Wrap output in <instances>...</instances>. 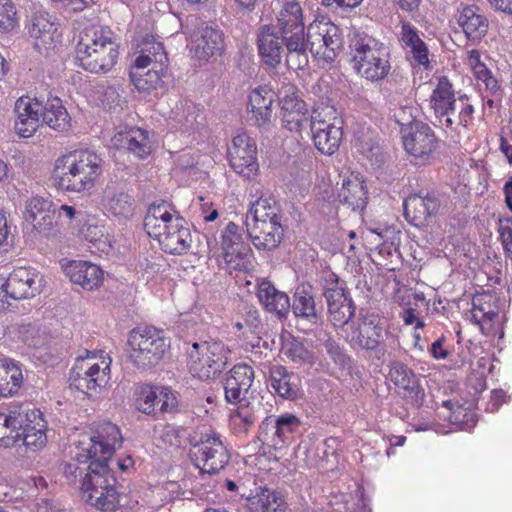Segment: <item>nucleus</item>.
I'll return each mask as SVG.
<instances>
[{"label":"nucleus","mask_w":512,"mask_h":512,"mask_svg":"<svg viewBox=\"0 0 512 512\" xmlns=\"http://www.w3.org/2000/svg\"><path fill=\"white\" fill-rule=\"evenodd\" d=\"M300 420L292 414L280 415L276 418L268 416L260 426L264 440L275 449H280L293 439V435L299 430Z\"/></svg>","instance_id":"nucleus-21"},{"label":"nucleus","mask_w":512,"mask_h":512,"mask_svg":"<svg viewBox=\"0 0 512 512\" xmlns=\"http://www.w3.org/2000/svg\"><path fill=\"white\" fill-rule=\"evenodd\" d=\"M456 97L452 83L447 77H440L430 97L431 108L438 122L447 113Z\"/></svg>","instance_id":"nucleus-43"},{"label":"nucleus","mask_w":512,"mask_h":512,"mask_svg":"<svg viewBox=\"0 0 512 512\" xmlns=\"http://www.w3.org/2000/svg\"><path fill=\"white\" fill-rule=\"evenodd\" d=\"M401 40L406 47H412L422 42L416 29L409 23H403L401 27Z\"/></svg>","instance_id":"nucleus-63"},{"label":"nucleus","mask_w":512,"mask_h":512,"mask_svg":"<svg viewBox=\"0 0 512 512\" xmlns=\"http://www.w3.org/2000/svg\"><path fill=\"white\" fill-rule=\"evenodd\" d=\"M306 53L310 51L316 60L331 63L342 48L339 28L329 22L311 23L305 33Z\"/></svg>","instance_id":"nucleus-12"},{"label":"nucleus","mask_w":512,"mask_h":512,"mask_svg":"<svg viewBox=\"0 0 512 512\" xmlns=\"http://www.w3.org/2000/svg\"><path fill=\"white\" fill-rule=\"evenodd\" d=\"M52 210H54L52 201L43 197H32L26 203L24 219L26 222L34 221L38 215H43Z\"/></svg>","instance_id":"nucleus-51"},{"label":"nucleus","mask_w":512,"mask_h":512,"mask_svg":"<svg viewBox=\"0 0 512 512\" xmlns=\"http://www.w3.org/2000/svg\"><path fill=\"white\" fill-rule=\"evenodd\" d=\"M231 415V422L235 428L247 432L248 429L256 422L257 418L248 407H240Z\"/></svg>","instance_id":"nucleus-52"},{"label":"nucleus","mask_w":512,"mask_h":512,"mask_svg":"<svg viewBox=\"0 0 512 512\" xmlns=\"http://www.w3.org/2000/svg\"><path fill=\"white\" fill-rule=\"evenodd\" d=\"M500 239L505 252L512 256V220L506 219L499 227Z\"/></svg>","instance_id":"nucleus-62"},{"label":"nucleus","mask_w":512,"mask_h":512,"mask_svg":"<svg viewBox=\"0 0 512 512\" xmlns=\"http://www.w3.org/2000/svg\"><path fill=\"white\" fill-rule=\"evenodd\" d=\"M121 443L122 437L119 428L111 422H105L99 425L95 435L89 438V443L83 447L86 454H80L78 460L108 464L114 451L121 446Z\"/></svg>","instance_id":"nucleus-15"},{"label":"nucleus","mask_w":512,"mask_h":512,"mask_svg":"<svg viewBox=\"0 0 512 512\" xmlns=\"http://www.w3.org/2000/svg\"><path fill=\"white\" fill-rule=\"evenodd\" d=\"M410 53L412 55L411 63L413 65L428 68V49L423 41L415 46L410 47Z\"/></svg>","instance_id":"nucleus-60"},{"label":"nucleus","mask_w":512,"mask_h":512,"mask_svg":"<svg viewBox=\"0 0 512 512\" xmlns=\"http://www.w3.org/2000/svg\"><path fill=\"white\" fill-rule=\"evenodd\" d=\"M290 308L296 318L311 324H317L320 320L311 286L304 284L297 286Z\"/></svg>","instance_id":"nucleus-36"},{"label":"nucleus","mask_w":512,"mask_h":512,"mask_svg":"<svg viewBox=\"0 0 512 512\" xmlns=\"http://www.w3.org/2000/svg\"><path fill=\"white\" fill-rule=\"evenodd\" d=\"M257 297L263 307L279 319L286 318L290 310L288 295L278 290L272 282L263 279L257 285Z\"/></svg>","instance_id":"nucleus-30"},{"label":"nucleus","mask_w":512,"mask_h":512,"mask_svg":"<svg viewBox=\"0 0 512 512\" xmlns=\"http://www.w3.org/2000/svg\"><path fill=\"white\" fill-rule=\"evenodd\" d=\"M405 150L417 158L429 157L437 148V138L431 127L421 121H413L402 128Z\"/></svg>","instance_id":"nucleus-18"},{"label":"nucleus","mask_w":512,"mask_h":512,"mask_svg":"<svg viewBox=\"0 0 512 512\" xmlns=\"http://www.w3.org/2000/svg\"><path fill=\"white\" fill-rule=\"evenodd\" d=\"M409 88L408 77L393 72L381 88V93L390 103H396Z\"/></svg>","instance_id":"nucleus-45"},{"label":"nucleus","mask_w":512,"mask_h":512,"mask_svg":"<svg viewBox=\"0 0 512 512\" xmlns=\"http://www.w3.org/2000/svg\"><path fill=\"white\" fill-rule=\"evenodd\" d=\"M321 285L330 322L335 327H344L354 317L356 311L346 282L331 272L322 278Z\"/></svg>","instance_id":"nucleus-10"},{"label":"nucleus","mask_w":512,"mask_h":512,"mask_svg":"<svg viewBox=\"0 0 512 512\" xmlns=\"http://www.w3.org/2000/svg\"><path fill=\"white\" fill-rule=\"evenodd\" d=\"M473 114L474 106L470 98L466 94H458L439 124L450 129L454 126L467 127L473 119Z\"/></svg>","instance_id":"nucleus-37"},{"label":"nucleus","mask_w":512,"mask_h":512,"mask_svg":"<svg viewBox=\"0 0 512 512\" xmlns=\"http://www.w3.org/2000/svg\"><path fill=\"white\" fill-rule=\"evenodd\" d=\"M32 226V232L35 237L49 238L57 233V221L55 210L38 215L34 221H27Z\"/></svg>","instance_id":"nucleus-47"},{"label":"nucleus","mask_w":512,"mask_h":512,"mask_svg":"<svg viewBox=\"0 0 512 512\" xmlns=\"http://www.w3.org/2000/svg\"><path fill=\"white\" fill-rule=\"evenodd\" d=\"M343 119L337 109L325 103L313 108L310 129L315 147L325 155L334 154L343 140Z\"/></svg>","instance_id":"nucleus-8"},{"label":"nucleus","mask_w":512,"mask_h":512,"mask_svg":"<svg viewBox=\"0 0 512 512\" xmlns=\"http://www.w3.org/2000/svg\"><path fill=\"white\" fill-rule=\"evenodd\" d=\"M103 206L118 219H129L134 215L135 201L131 195L114 184L107 185L103 193Z\"/></svg>","instance_id":"nucleus-32"},{"label":"nucleus","mask_w":512,"mask_h":512,"mask_svg":"<svg viewBox=\"0 0 512 512\" xmlns=\"http://www.w3.org/2000/svg\"><path fill=\"white\" fill-rule=\"evenodd\" d=\"M267 494L263 493L262 512H284L285 502L280 493L276 491L266 490Z\"/></svg>","instance_id":"nucleus-55"},{"label":"nucleus","mask_w":512,"mask_h":512,"mask_svg":"<svg viewBox=\"0 0 512 512\" xmlns=\"http://www.w3.org/2000/svg\"><path fill=\"white\" fill-rule=\"evenodd\" d=\"M281 119L286 129L300 133L304 128L310 127L311 114L307 104L292 92L281 99Z\"/></svg>","instance_id":"nucleus-24"},{"label":"nucleus","mask_w":512,"mask_h":512,"mask_svg":"<svg viewBox=\"0 0 512 512\" xmlns=\"http://www.w3.org/2000/svg\"><path fill=\"white\" fill-rule=\"evenodd\" d=\"M127 344L130 361L142 370L158 365L170 347L163 332L152 327L133 329L129 333Z\"/></svg>","instance_id":"nucleus-7"},{"label":"nucleus","mask_w":512,"mask_h":512,"mask_svg":"<svg viewBox=\"0 0 512 512\" xmlns=\"http://www.w3.org/2000/svg\"><path fill=\"white\" fill-rule=\"evenodd\" d=\"M270 385L271 388L281 397L286 399H294L297 396V389L291 383V376L285 367L275 365L270 368Z\"/></svg>","instance_id":"nucleus-44"},{"label":"nucleus","mask_w":512,"mask_h":512,"mask_svg":"<svg viewBox=\"0 0 512 512\" xmlns=\"http://www.w3.org/2000/svg\"><path fill=\"white\" fill-rule=\"evenodd\" d=\"M190 373L200 380H209L219 375L227 365V355L219 343L194 342L187 351Z\"/></svg>","instance_id":"nucleus-11"},{"label":"nucleus","mask_w":512,"mask_h":512,"mask_svg":"<svg viewBox=\"0 0 512 512\" xmlns=\"http://www.w3.org/2000/svg\"><path fill=\"white\" fill-rule=\"evenodd\" d=\"M168 57L161 42L155 41L153 36L144 38L140 55L135 59V66L148 68L151 65L167 66Z\"/></svg>","instance_id":"nucleus-42"},{"label":"nucleus","mask_w":512,"mask_h":512,"mask_svg":"<svg viewBox=\"0 0 512 512\" xmlns=\"http://www.w3.org/2000/svg\"><path fill=\"white\" fill-rule=\"evenodd\" d=\"M258 208L264 209L263 213L271 215L272 219L278 214H281L279 204L270 194H263L256 201L252 202L249 211H256Z\"/></svg>","instance_id":"nucleus-54"},{"label":"nucleus","mask_w":512,"mask_h":512,"mask_svg":"<svg viewBox=\"0 0 512 512\" xmlns=\"http://www.w3.org/2000/svg\"><path fill=\"white\" fill-rule=\"evenodd\" d=\"M339 201L352 211H361L367 204V191L362 181L357 176L343 180L338 192Z\"/></svg>","instance_id":"nucleus-38"},{"label":"nucleus","mask_w":512,"mask_h":512,"mask_svg":"<svg viewBox=\"0 0 512 512\" xmlns=\"http://www.w3.org/2000/svg\"><path fill=\"white\" fill-rule=\"evenodd\" d=\"M18 23L17 10L11 0H0V32H10Z\"/></svg>","instance_id":"nucleus-48"},{"label":"nucleus","mask_w":512,"mask_h":512,"mask_svg":"<svg viewBox=\"0 0 512 512\" xmlns=\"http://www.w3.org/2000/svg\"><path fill=\"white\" fill-rule=\"evenodd\" d=\"M404 397L414 406H421L424 401L425 392L423 388L415 380L409 387L404 388Z\"/></svg>","instance_id":"nucleus-59"},{"label":"nucleus","mask_w":512,"mask_h":512,"mask_svg":"<svg viewBox=\"0 0 512 512\" xmlns=\"http://www.w3.org/2000/svg\"><path fill=\"white\" fill-rule=\"evenodd\" d=\"M190 457L202 473L216 474L228 464L230 454L219 436L205 434L192 445Z\"/></svg>","instance_id":"nucleus-13"},{"label":"nucleus","mask_w":512,"mask_h":512,"mask_svg":"<svg viewBox=\"0 0 512 512\" xmlns=\"http://www.w3.org/2000/svg\"><path fill=\"white\" fill-rule=\"evenodd\" d=\"M476 78L485 85V89L489 91L491 95L495 97L500 96L499 82L488 68L482 69Z\"/></svg>","instance_id":"nucleus-61"},{"label":"nucleus","mask_w":512,"mask_h":512,"mask_svg":"<svg viewBox=\"0 0 512 512\" xmlns=\"http://www.w3.org/2000/svg\"><path fill=\"white\" fill-rule=\"evenodd\" d=\"M65 273L71 282L86 290L97 288L103 277V272L96 264L87 261H72L65 267Z\"/></svg>","instance_id":"nucleus-34"},{"label":"nucleus","mask_w":512,"mask_h":512,"mask_svg":"<svg viewBox=\"0 0 512 512\" xmlns=\"http://www.w3.org/2000/svg\"><path fill=\"white\" fill-rule=\"evenodd\" d=\"M258 53L263 63L271 68L281 64L284 51L285 63L291 70H304L309 64L305 45V25L301 6L287 3L278 18V28L260 27L257 35Z\"/></svg>","instance_id":"nucleus-1"},{"label":"nucleus","mask_w":512,"mask_h":512,"mask_svg":"<svg viewBox=\"0 0 512 512\" xmlns=\"http://www.w3.org/2000/svg\"><path fill=\"white\" fill-rule=\"evenodd\" d=\"M143 227L166 253L182 255L193 246V236L186 221L167 201L154 202L149 206Z\"/></svg>","instance_id":"nucleus-2"},{"label":"nucleus","mask_w":512,"mask_h":512,"mask_svg":"<svg viewBox=\"0 0 512 512\" xmlns=\"http://www.w3.org/2000/svg\"><path fill=\"white\" fill-rule=\"evenodd\" d=\"M264 209L258 208L256 211H248L246 214V226L256 225L258 224H265L267 222H279L282 220V215L278 214L274 219H272L271 215H268L267 213H263Z\"/></svg>","instance_id":"nucleus-58"},{"label":"nucleus","mask_w":512,"mask_h":512,"mask_svg":"<svg viewBox=\"0 0 512 512\" xmlns=\"http://www.w3.org/2000/svg\"><path fill=\"white\" fill-rule=\"evenodd\" d=\"M498 317V312L490 304H482L481 298L473 299V308L471 311V320L481 327L482 332L492 327L493 321Z\"/></svg>","instance_id":"nucleus-46"},{"label":"nucleus","mask_w":512,"mask_h":512,"mask_svg":"<svg viewBox=\"0 0 512 512\" xmlns=\"http://www.w3.org/2000/svg\"><path fill=\"white\" fill-rule=\"evenodd\" d=\"M350 63L362 78L378 82L391 70L388 48L366 33L355 32L349 41Z\"/></svg>","instance_id":"nucleus-5"},{"label":"nucleus","mask_w":512,"mask_h":512,"mask_svg":"<svg viewBox=\"0 0 512 512\" xmlns=\"http://www.w3.org/2000/svg\"><path fill=\"white\" fill-rule=\"evenodd\" d=\"M80 454H86V452L82 450V452L78 453L71 462H67L63 466V474L67 481H69L70 483H75L78 477H82L84 471L88 473V466L81 467V464H87L88 462L90 463V460L79 461L78 456Z\"/></svg>","instance_id":"nucleus-53"},{"label":"nucleus","mask_w":512,"mask_h":512,"mask_svg":"<svg viewBox=\"0 0 512 512\" xmlns=\"http://www.w3.org/2000/svg\"><path fill=\"white\" fill-rule=\"evenodd\" d=\"M29 34L33 38L34 48L45 56L55 52L61 43L62 32L58 23L53 22L46 13L36 14L32 18Z\"/></svg>","instance_id":"nucleus-20"},{"label":"nucleus","mask_w":512,"mask_h":512,"mask_svg":"<svg viewBox=\"0 0 512 512\" xmlns=\"http://www.w3.org/2000/svg\"><path fill=\"white\" fill-rule=\"evenodd\" d=\"M288 358L294 363L304 364L311 360L309 351L298 341L291 342L285 352Z\"/></svg>","instance_id":"nucleus-56"},{"label":"nucleus","mask_w":512,"mask_h":512,"mask_svg":"<svg viewBox=\"0 0 512 512\" xmlns=\"http://www.w3.org/2000/svg\"><path fill=\"white\" fill-rule=\"evenodd\" d=\"M255 141L246 133L235 136L228 149L229 162L232 169L239 175L250 179L258 172Z\"/></svg>","instance_id":"nucleus-16"},{"label":"nucleus","mask_w":512,"mask_h":512,"mask_svg":"<svg viewBox=\"0 0 512 512\" xmlns=\"http://www.w3.org/2000/svg\"><path fill=\"white\" fill-rule=\"evenodd\" d=\"M273 102L274 92L267 87H259L251 92L249 96L251 120L257 127L263 128L270 124Z\"/></svg>","instance_id":"nucleus-35"},{"label":"nucleus","mask_w":512,"mask_h":512,"mask_svg":"<svg viewBox=\"0 0 512 512\" xmlns=\"http://www.w3.org/2000/svg\"><path fill=\"white\" fill-rule=\"evenodd\" d=\"M351 341L361 349L384 353L383 343L386 333L383 323L376 315H359L353 323Z\"/></svg>","instance_id":"nucleus-17"},{"label":"nucleus","mask_w":512,"mask_h":512,"mask_svg":"<svg viewBox=\"0 0 512 512\" xmlns=\"http://www.w3.org/2000/svg\"><path fill=\"white\" fill-rule=\"evenodd\" d=\"M221 250L230 268L239 270V256L246 255L249 247L244 243L243 228L229 222L221 232Z\"/></svg>","instance_id":"nucleus-27"},{"label":"nucleus","mask_w":512,"mask_h":512,"mask_svg":"<svg viewBox=\"0 0 512 512\" xmlns=\"http://www.w3.org/2000/svg\"><path fill=\"white\" fill-rule=\"evenodd\" d=\"M195 55L201 60L221 55L224 50V34L216 26L205 25L198 28L195 38Z\"/></svg>","instance_id":"nucleus-29"},{"label":"nucleus","mask_w":512,"mask_h":512,"mask_svg":"<svg viewBox=\"0 0 512 512\" xmlns=\"http://www.w3.org/2000/svg\"><path fill=\"white\" fill-rule=\"evenodd\" d=\"M146 68H134L130 71V78L138 91L150 92L162 86L163 76L165 75L167 66H149Z\"/></svg>","instance_id":"nucleus-40"},{"label":"nucleus","mask_w":512,"mask_h":512,"mask_svg":"<svg viewBox=\"0 0 512 512\" xmlns=\"http://www.w3.org/2000/svg\"><path fill=\"white\" fill-rule=\"evenodd\" d=\"M108 464L90 462L88 473L81 478L85 501L102 512H115L121 506L122 494Z\"/></svg>","instance_id":"nucleus-6"},{"label":"nucleus","mask_w":512,"mask_h":512,"mask_svg":"<svg viewBox=\"0 0 512 512\" xmlns=\"http://www.w3.org/2000/svg\"><path fill=\"white\" fill-rule=\"evenodd\" d=\"M455 17L466 38L474 44L488 32L489 21L477 6L467 5L458 9Z\"/></svg>","instance_id":"nucleus-26"},{"label":"nucleus","mask_w":512,"mask_h":512,"mask_svg":"<svg viewBox=\"0 0 512 512\" xmlns=\"http://www.w3.org/2000/svg\"><path fill=\"white\" fill-rule=\"evenodd\" d=\"M41 121L53 130L64 132L70 128L71 118L58 97L42 102Z\"/></svg>","instance_id":"nucleus-39"},{"label":"nucleus","mask_w":512,"mask_h":512,"mask_svg":"<svg viewBox=\"0 0 512 512\" xmlns=\"http://www.w3.org/2000/svg\"><path fill=\"white\" fill-rule=\"evenodd\" d=\"M113 147L125 149L138 158H146L151 153L148 132L132 127L118 130L111 138Z\"/></svg>","instance_id":"nucleus-28"},{"label":"nucleus","mask_w":512,"mask_h":512,"mask_svg":"<svg viewBox=\"0 0 512 512\" xmlns=\"http://www.w3.org/2000/svg\"><path fill=\"white\" fill-rule=\"evenodd\" d=\"M195 235L199 239L200 237L205 239V244H199L196 246L194 254H206L207 256H214L217 254L219 248L216 239H210L205 235H200L198 232H195Z\"/></svg>","instance_id":"nucleus-64"},{"label":"nucleus","mask_w":512,"mask_h":512,"mask_svg":"<svg viewBox=\"0 0 512 512\" xmlns=\"http://www.w3.org/2000/svg\"><path fill=\"white\" fill-rule=\"evenodd\" d=\"M95 359V353L86 350L85 356L77 357L69 374L70 385L88 396L100 393L109 380L110 361L102 359L100 365Z\"/></svg>","instance_id":"nucleus-9"},{"label":"nucleus","mask_w":512,"mask_h":512,"mask_svg":"<svg viewBox=\"0 0 512 512\" xmlns=\"http://www.w3.org/2000/svg\"><path fill=\"white\" fill-rule=\"evenodd\" d=\"M118 44L108 27L92 26L85 29L76 46V60L91 73H107L118 59Z\"/></svg>","instance_id":"nucleus-4"},{"label":"nucleus","mask_w":512,"mask_h":512,"mask_svg":"<svg viewBox=\"0 0 512 512\" xmlns=\"http://www.w3.org/2000/svg\"><path fill=\"white\" fill-rule=\"evenodd\" d=\"M38 273L31 268H15L7 277L0 275V311L8 306V298L14 300L28 299L40 292Z\"/></svg>","instance_id":"nucleus-14"},{"label":"nucleus","mask_w":512,"mask_h":512,"mask_svg":"<svg viewBox=\"0 0 512 512\" xmlns=\"http://www.w3.org/2000/svg\"><path fill=\"white\" fill-rule=\"evenodd\" d=\"M15 129L24 138L32 136L41 121L42 102L37 98L22 96L15 102Z\"/></svg>","instance_id":"nucleus-23"},{"label":"nucleus","mask_w":512,"mask_h":512,"mask_svg":"<svg viewBox=\"0 0 512 512\" xmlns=\"http://www.w3.org/2000/svg\"><path fill=\"white\" fill-rule=\"evenodd\" d=\"M23 404L12 407L7 413L0 412V447L11 448L19 445L20 428L27 421V412H22Z\"/></svg>","instance_id":"nucleus-31"},{"label":"nucleus","mask_w":512,"mask_h":512,"mask_svg":"<svg viewBox=\"0 0 512 512\" xmlns=\"http://www.w3.org/2000/svg\"><path fill=\"white\" fill-rule=\"evenodd\" d=\"M104 160L90 150L73 151L57 158L52 172L54 186L64 192L85 193L94 188Z\"/></svg>","instance_id":"nucleus-3"},{"label":"nucleus","mask_w":512,"mask_h":512,"mask_svg":"<svg viewBox=\"0 0 512 512\" xmlns=\"http://www.w3.org/2000/svg\"><path fill=\"white\" fill-rule=\"evenodd\" d=\"M22 412H27V421L22 423L19 430V444L32 448L44 446L47 441L46 423L41 411L26 403L22 406Z\"/></svg>","instance_id":"nucleus-25"},{"label":"nucleus","mask_w":512,"mask_h":512,"mask_svg":"<svg viewBox=\"0 0 512 512\" xmlns=\"http://www.w3.org/2000/svg\"><path fill=\"white\" fill-rule=\"evenodd\" d=\"M23 382L20 366L13 360H0V398L18 392Z\"/></svg>","instance_id":"nucleus-41"},{"label":"nucleus","mask_w":512,"mask_h":512,"mask_svg":"<svg viewBox=\"0 0 512 512\" xmlns=\"http://www.w3.org/2000/svg\"><path fill=\"white\" fill-rule=\"evenodd\" d=\"M158 388L144 387L141 389L138 398L136 399V408L144 414L155 413L159 394Z\"/></svg>","instance_id":"nucleus-50"},{"label":"nucleus","mask_w":512,"mask_h":512,"mask_svg":"<svg viewBox=\"0 0 512 512\" xmlns=\"http://www.w3.org/2000/svg\"><path fill=\"white\" fill-rule=\"evenodd\" d=\"M440 199L435 193L411 194L403 203L406 220L416 227H422L438 212Z\"/></svg>","instance_id":"nucleus-22"},{"label":"nucleus","mask_w":512,"mask_h":512,"mask_svg":"<svg viewBox=\"0 0 512 512\" xmlns=\"http://www.w3.org/2000/svg\"><path fill=\"white\" fill-rule=\"evenodd\" d=\"M391 381L398 387L404 389L417 380L415 374L405 364L394 362L389 372Z\"/></svg>","instance_id":"nucleus-49"},{"label":"nucleus","mask_w":512,"mask_h":512,"mask_svg":"<svg viewBox=\"0 0 512 512\" xmlns=\"http://www.w3.org/2000/svg\"><path fill=\"white\" fill-rule=\"evenodd\" d=\"M247 232L257 249L267 251L277 248L284 235L281 221L247 226Z\"/></svg>","instance_id":"nucleus-33"},{"label":"nucleus","mask_w":512,"mask_h":512,"mask_svg":"<svg viewBox=\"0 0 512 512\" xmlns=\"http://www.w3.org/2000/svg\"><path fill=\"white\" fill-rule=\"evenodd\" d=\"M254 380V370L247 364L235 365L224 381L225 399L228 403L249 407L250 388Z\"/></svg>","instance_id":"nucleus-19"},{"label":"nucleus","mask_w":512,"mask_h":512,"mask_svg":"<svg viewBox=\"0 0 512 512\" xmlns=\"http://www.w3.org/2000/svg\"><path fill=\"white\" fill-rule=\"evenodd\" d=\"M325 350L333 362L341 367H345L349 363V357L343 348L334 340L328 339L325 344Z\"/></svg>","instance_id":"nucleus-57"}]
</instances>
